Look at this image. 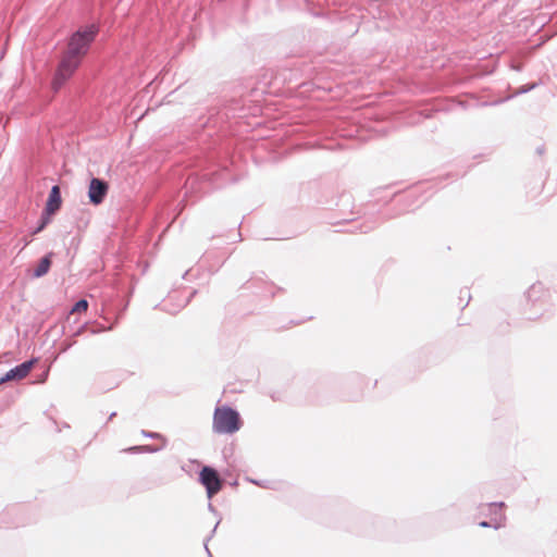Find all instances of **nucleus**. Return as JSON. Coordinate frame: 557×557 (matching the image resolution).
I'll return each instance as SVG.
<instances>
[{
	"instance_id": "1",
	"label": "nucleus",
	"mask_w": 557,
	"mask_h": 557,
	"mask_svg": "<svg viewBox=\"0 0 557 557\" xmlns=\"http://www.w3.org/2000/svg\"><path fill=\"white\" fill-rule=\"evenodd\" d=\"M212 428L219 434H233L242 428L239 413L228 406L216 407Z\"/></svg>"
},
{
	"instance_id": "2",
	"label": "nucleus",
	"mask_w": 557,
	"mask_h": 557,
	"mask_svg": "<svg viewBox=\"0 0 557 557\" xmlns=\"http://www.w3.org/2000/svg\"><path fill=\"white\" fill-rule=\"evenodd\" d=\"M97 33L98 29L94 25L77 30L70 38L67 48L63 53L83 60Z\"/></svg>"
},
{
	"instance_id": "3",
	"label": "nucleus",
	"mask_w": 557,
	"mask_h": 557,
	"mask_svg": "<svg viewBox=\"0 0 557 557\" xmlns=\"http://www.w3.org/2000/svg\"><path fill=\"white\" fill-rule=\"evenodd\" d=\"M81 63L82 60L63 53L52 79L53 90L57 91L62 88L64 84L74 75Z\"/></svg>"
},
{
	"instance_id": "4",
	"label": "nucleus",
	"mask_w": 557,
	"mask_h": 557,
	"mask_svg": "<svg viewBox=\"0 0 557 557\" xmlns=\"http://www.w3.org/2000/svg\"><path fill=\"white\" fill-rule=\"evenodd\" d=\"M200 482L205 485L209 497H212L222 488V481L218 472L210 467L202 468Z\"/></svg>"
},
{
	"instance_id": "5",
	"label": "nucleus",
	"mask_w": 557,
	"mask_h": 557,
	"mask_svg": "<svg viewBox=\"0 0 557 557\" xmlns=\"http://www.w3.org/2000/svg\"><path fill=\"white\" fill-rule=\"evenodd\" d=\"M109 191V184L100 178H91L88 186V198L89 201L98 206L103 202Z\"/></svg>"
},
{
	"instance_id": "6",
	"label": "nucleus",
	"mask_w": 557,
	"mask_h": 557,
	"mask_svg": "<svg viewBox=\"0 0 557 557\" xmlns=\"http://www.w3.org/2000/svg\"><path fill=\"white\" fill-rule=\"evenodd\" d=\"M37 362V359H32L28 361H25L21 363L20 366L11 369L4 377L0 380V383L11 381V380H22L26 377L32 369L34 368L35 363Z\"/></svg>"
},
{
	"instance_id": "7",
	"label": "nucleus",
	"mask_w": 557,
	"mask_h": 557,
	"mask_svg": "<svg viewBox=\"0 0 557 557\" xmlns=\"http://www.w3.org/2000/svg\"><path fill=\"white\" fill-rule=\"evenodd\" d=\"M62 199L60 195V188L59 186H53L51 188V191L49 194L46 208H45V215L51 216L53 215L61 207Z\"/></svg>"
},
{
	"instance_id": "8",
	"label": "nucleus",
	"mask_w": 557,
	"mask_h": 557,
	"mask_svg": "<svg viewBox=\"0 0 557 557\" xmlns=\"http://www.w3.org/2000/svg\"><path fill=\"white\" fill-rule=\"evenodd\" d=\"M51 265V253L45 256L34 271V276L40 277L48 273Z\"/></svg>"
},
{
	"instance_id": "9",
	"label": "nucleus",
	"mask_w": 557,
	"mask_h": 557,
	"mask_svg": "<svg viewBox=\"0 0 557 557\" xmlns=\"http://www.w3.org/2000/svg\"><path fill=\"white\" fill-rule=\"evenodd\" d=\"M88 309V302L85 299L77 301L71 310V314L85 313Z\"/></svg>"
},
{
	"instance_id": "10",
	"label": "nucleus",
	"mask_w": 557,
	"mask_h": 557,
	"mask_svg": "<svg viewBox=\"0 0 557 557\" xmlns=\"http://www.w3.org/2000/svg\"><path fill=\"white\" fill-rule=\"evenodd\" d=\"M49 219H50V216L46 215L42 219L41 224L37 227V230L34 233L37 234V233L41 232L45 228V226L47 225V223L49 222Z\"/></svg>"
},
{
	"instance_id": "11",
	"label": "nucleus",
	"mask_w": 557,
	"mask_h": 557,
	"mask_svg": "<svg viewBox=\"0 0 557 557\" xmlns=\"http://www.w3.org/2000/svg\"><path fill=\"white\" fill-rule=\"evenodd\" d=\"M536 289L541 290V286L533 285L530 292H536Z\"/></svg>"
},
{
	"instance_id": "12",
	"label": "nucleus",
	"mask_w": 557,
	"mask_h": 557,
	"mask_svg": "<svg viewBox=\"0 0 557 557\" xmlns=\"http://www.w3.org/2000/svg\"><path fill=\"white\" fill-rule=\"evenodd\" d=\"M480 525L485 528V527H488V523L483 521V522L480 523Z\"/></svg>"
}]
</instances>
